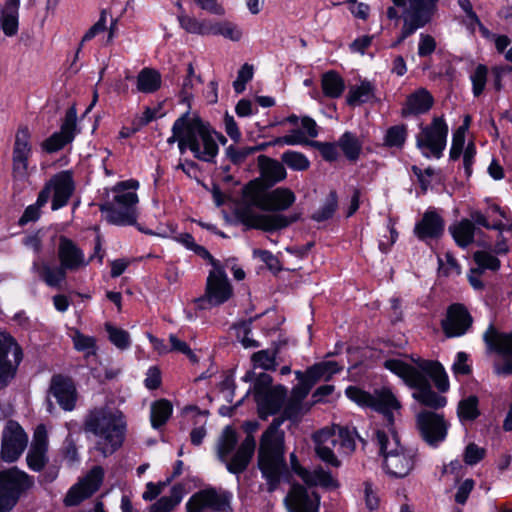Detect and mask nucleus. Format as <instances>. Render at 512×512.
<instances>
[{"label": "nucleus", "mask_w": 512, "mask_h": 512, "mask_svg": "<svg viewBox=\"0 0 512 512\" xmlns=\"http://www.w3.org/2000/svg\"><path fill=\"white\" fill-rule=\"evenodd\" d=\"M345 393L359 406L371 408L382 414L387 429L376 430L374 440L383 457L382 467L385 473L394 479L409 476L420 462V454L417 448L400 443L394 429V411L400 409V403L393 393L382 389L371 394L356 386H349Z\"/></svg>", "instance_id": "f257e3e1"}, {"label": "nucleus", "mask_w": 512, "mask_h": 512, "mask_svg": "<svg viewBox=\"0 0 512 512\" xmlns=\"http://www.w3.org/2000/svg\"><path fill=\"white\" fill-rule=\"evenodd\" d=\"M384 367L399 376L406 385L414 389L413 398L423 406L441 409L446 406L447 398L432 389V380L439 392L445 393L450 384L444 367L438 361L418 360L415 366L399 359H388Z\"/></svg>", "instance_id": "f03ea898"}, {"label": "nucleus", "mask_w": 512, "mask_h": 512, "mask_svg": "<svg viewBox=\"0 0 512 512\" xmlns=\"http://www.w3.org/2000/svg\"><path fill=\"white\" fill-rule=\"evenodd\" d=\"M178 142L181 154L189 149L195 158L210 162L218 154V145L209 128L199 119L189 113L176 119L172 126V135L167 139L168 144Z\"/></svg>", "instance_id": "7ed1b4c3"}, {"label": "nucleus", "mask_w": 512, "mask_h": 512, "mask_svg": "<svg viewBox=\"0 0 512 512\" xmlns=\"http://www.w3.org/2000/svg\"><path fill=\"white\" fill-rule=\"evenodd\" d=\"M85 432L97 437L96 449L104 456H110L123 444L126 423L123 414L116 409L98 407L90 410L83 424Z\"/></svg>", "instance_id": "20e7f679"}, {"label": "nucleus", "mask_w": 512, "mask_h": 512, "mask_svg": "<svg viewBox=\"0 0 512 512\" xmlns=\"http://www.w3.org/2000/svg\"><path fill=\"white\" fill-rule=\"evenodd\" d=\"M267 186L262 181L255 179L247 183L242 190L243 202L246 207L237 210V218L247 228L260 229L266 232L283 229L297 220L296 217H287L281 214H260L252 211L250 207H256L264 211Z\"/></svg>", "instance_id": "39448f33"}, {"label": "nucleus", "mask_w": 512, "mask_h": 512, "mask_svg": "<svg viewBox=\"0 0 512 512\" xmlns=\"http://www.w3.org/2000/svg\"><path fill=\"white\" fill-rule=\"evenodd\" d=\"M281 419H274L260 440L258 466L268 482V490L276 489L286 470L284 458V432L280 430Z\"/></svg>", "instance_id": "423d86ee"}, {"label": "nucleus", "mask_w": 512, "mask_h": 512, "mask_svg": "<svg viewBox=\"0 0 512 512\" xmlns=\"http://www.w3.org/2000/svg\"><path fill=\"white\" fill-rule=\"evenodd\" d=\"M138 188L139 182L134 179L118 182L111 188L112 197L100 206L109 223L126 226L137 222Z\"/></svg>", "instance_id": "0eeeda50"}, {"label": "nucleus", "mask_w": 512, "mask_h": 512, "mask_svg": "<svg viewBox=\"0 0 512 512\" xmlns=\"http://www.w3.org/2000/svg\"><path fill=\"white\" fill-rule=\"evenodd\" d=\"M237 442L238 438L235 429L227 426L222 432L217 447L219 460L226 465V468L230 473L236 475L241 474L247 469L256 447L254 437L252 435H247L235 453L231 456V453L236 448Z\"/></svg>", "instance_id": "6e6552de"}, {"label": "nucleus", "mask_w": 512, "mask_h": 512, "mask_svg": "<svg viewBox=\"0 0 512 512\" xmlns=\"http://www.w3.org/2000/svg\"><path fill=\"white\" fill-rule=\"evenodd\" d=\"M394 5L402 7L403 26L400 36L392 44L396 47L419 28L428 24L437 9L438 0H392Z\"/></svg>", "instance_id": "1a4fd4ad"}, {"label": "nucleus", "mask_w": 512, "mask_h": 512, "mask_svg": "<svg viewBox=\"0 0 512 512\" xmlns=\"http://www.w3.org/2000/svg\"><path fill=\"white\" fill-rule=\"evenodd\" d=\"M449 128L443 116H435L428 125H421L416 146L426 158L439 159L447 145Z\"/></svg>", "instance_id": "9d476101"}, {"label": "nucleus", "mask_w": 512, "mask_h": 512, "mask_svg": "<svg viewBox=\"0 0 512 512\" xmlns=\"http://www.w3.org/2000/svg\"><path fill=\"white\" fill-rule=\"evenodd\" d=\"M33 484V478L17 467L0 471V512L11 510L20 495Z\"/></svg>", "instance_id": "9b49d317"}, {"label": "nucleus", "mask_w": 512, "mask_h": 512, "mask_svg": "<svg viewBox=\"0 0 512 512\" xmlns=\"http://www.w3.org/2000/svg\"><path fill=\"white\" fill-rule=\"evenodd\" d=\"M451 424L444 414L424 410L416 416V428L421 439L432 448L439 447L447 438Z\"/></svg>", "instance_id": "f8f14e48"}, {"label": "nucleus", "mask_w": 512, "mask_h": 512, "mask_svg": "<svg viewBox=\"0 0 512 512\" xmlns=\"http://www.w3.org/2000/svg\"><path fill=\"white\" fill-rule=\"evenodd\" d=\"M75 191L74 174L70 170H64L53 175L44 185L40 194L46 195V201L51 199L53 211L65 207Z\"/></svg>", "instance_id": "ddd939ff"}, {"label": "nucleus", "mask_w": 512, "mask_h": 512, "mask_svg": "<svg viewBox=\"0 0 512 512\" xmlns=\"http://www.w3.org/2000/svg\"><path fill=\"white\" fill-rule=\"evenodd\" d=\"M233 295V288L225 273L224 267L209 272L205 294L197 300L199 307L218 306L228 301Z\"/></svg>", "instance_id": "4468645a"}, {"label": "nucleus", "mask_w": 512, "mask_h": 512, "mask_svg": "<svg viewBox=\"0 0 512 512\" xmlns=\"http://www.w3.org/2000/svg\"><path fill=\"white\" fill-rule=\"evenodd\" d=\"M231 493L215 488H206L194 493L186 503V512H227L230 509Z\"/></svg>", "instance_id": "2eb2a0df"}, {"label": "nucleus", "mask_w": 512, "mask_h": 512, "mask_svg": "<svg viewBox=\"0 0 512 512\" xmlns=\"http://www.w3.org/2000/svg\"><path fill=\"white\" fill-rule=\"evenodd\" d=\"M22 360V350L14 339L0 332V390L14 378Z\"/></svg>", "instance_id": "dca6fc26"}, {"label": "nucleus", "mask_w": 512, "mask_h": 512, "mask_svg": "<svg viewBox=\"0 0 512 512\" xmlns=\"http://www.w3.org/2000/svg\"><path fill=\"white\" fill-rule=\"evenodd\" d=\"M32 153L31 132L27 126H20L16 131L12 150V175L15 179L27 176Z\"/></svg>", "instance_id": "f3484780"}, {"label": "nucleus", "mask_w": 512, "mask_h": 512, "mask_svg": "<svg viewBox=\"0 0 512 512\" xmlns=\"http://www.w3.org/2000/svg\"><path fill=\"white\" fill-rule=\"evenodd\" d=\"M28 443V437L22 427L15 421H8L2 432L1 458L5 462L16 461Z\"/></svg>", "instance_id": "a211bd4d"}, {"label": "nucleus", "mask_w": 512, "mask_h": 512, "mask_svg": "<svg viewBox=\"0 0 512 512\" xmlns=\"http://www.w3.org/2000/svg\"><path fill=\"white\" fill-rule=\"evenodd\" d=\"M473 318L463 304H451L446 311L445 318L441 321L444 334L449 337H460L465 335L472 327Z\"/></svg>", "instance_id": "6ab92c4d"}, {"label": "nucleus", "mask_w": 512, "mask_h": 512, "mask_svg": "<svg viewBox=\"0 0 512 512\" xmlns=\"http://www.w3.org/2000/svg\"><path fill=\"white\" fill-rule=\"evenodd\" d=\"M104 470L101 466L93 467L88 474L77 484L72 486L64 499L66 506H76L84 499L94 494L101 486Z\"/></svg>", "instance_id": "aec40b11"}, {"label": "nucleus", "mask_w": 512, "mask_h": 512, "mask_svg": "<svg viewBox=\"0 0 512 512\" xmlns=\"http://www.w3.org/2000/svg\"><path fill=\"white\" fill-rule=\"evenodd\" d=\"M313 440L317 456L327 465L338 468L341 462L334 453V449L338 450L339 448L336 426L316 432L313 435Z\"/></svg>", "instance_id": "412c9836"}, {"label": "nucleus", "mask_w": 512, "mask_h": 512, "mask_svg": "<svg viewBox=\"0 0 512 512\" xmlns=\"http://www.w3.org/2000/svg\"><path fill=\"white\" fill-rule=\"evenodd\" d=\"M57 256L59 263L67 271H78L89 264L83 250L66 236L59 237Z\"/></svg>", "instance_id": "4be33fe9"}, {"label": "nucleus", "mask_w": 512, "mask_h": 512, "mask_svg": "<svg viewBox=\"0 0 512 512\" xmlns=\"http://www.w3.org/2000/svg\"><path fill=\"white\" fill-rule=\"evenodd\" d=\"M286 504L289 512H319L320 496L301 485H293Z\"/></svg>", "instance_id": "5701e85b"}, {"label": "nucleus", "mask_w": 512, "mask_h": 512, "mask_svg": "<svg viewBox=\"0 0 512 512\" xmlns=\"http://www.w3.org/2000/svg\"><path fill=\"white\" fill-rule=\"evenodd\" d=\"M48 435L44 425L35 429L32 444L26 460L28 467L33 471H41L48 462Z\"/></svg>", "instance_id": "b1692460"}, {"label": "nucleus", "mask_w": 512, "mask_h": 512, "mask_svg": "<svg viewBox=\"0 0 512 512\" xmlns=\"http://www.w3.org/2000/svg\"><path fill=\"white\" fill-rule=\"evenodd\" d=\"M76 128L75 114L70 110L67 112L60 131L53 133L41 144L42 149L47 153H54L63 149L74 139Z\"/></svg>", "instance_id": "393cba45"}, {"label": "nucleus", "mask_w": 512, "mask_h": 512, "mask_svg": "<svg viewBox=\"0 0 512 512\" xmlns=\"http://www.w3.org/2000/svg\"><path fill=\"white\" fill-rule=\"evenodd\" d=\"M50 392L64 410L71 411L75 408L77 394L75 384L71 378L62 375L53 376Z\"/></svg>", "instance_id": "a878e982"}, {"label": "nucleus", "mask_w": 512, "mask_h": 512, "mask_svg": "<svg viewBox=\"0 0 512 512\" xmlns=\"http://www.w3.org/2000/svg\"><path fill=\"white\" fill-rule=\"evenodd\" d=\"M433 105V95L426 88L420 87L406 97L401 108V116L406 118L426 114Z\"/></svg>", "instance_id": "bb28decb"}, {"label": "nucleus", "mask_w": 512, "mask_h": 512, "mask_svg": "<svg viewBox=\"0 0 512 512\" xmlns=\"http://www.w3.org/2000/svg\"><path fill=\"white\" fill-rule=\"evenodd\" d=\"M483 340L490 352L497 353L503 358H512V331L504 333L489 325L483 334Z\"/></svg>", "instance_id": "cd10ccee"}, {"label": "nucleus", "mask_w": 512, "mask_h": 512, "mask_svg": "<svg viewBox=\"0 0 512 512\" xmlns=\"http://www.w3.org/2000/svg\"><path fill=\"white\" fill-rule=\"evenodd\" d=\"M286 394L287 389L278 385L273 387L272 390L255 397L260 417L266 418L268 415L276 414L281 409Z\"/></svg>", "instance_id": "c85d7f7f"}, {"label": "nucleus", "mask_w": 512, "mask_h": 512, "mask_svg": "<svg viewBox=\"0 0 512 512\" xmlns=\"http://www.w3.org/2000/svg\"><path fill=\"white\" fill-rule=\"evenodd\" d=\"M32 270L47 286L53 288L61 287L67 277V270L60 263L56 265L47 261L34 260Z\"/></svg>", "instance_id": "c756f323"}, {"label": "nucleus", "mask_w": 512, "mask_h": 512, "mask_svg": "<svg viewBox=\"0 0 512 512\" xmlns=\"http://www.w3.org/2000/svg\"><path fill=\"white\" fill-rule=\"evenodd\" d=\"M444 231L442 217L433 210L424 213L421 221L415 226V234L421 240L438 238Z\"/></svg>", "instance_id": "7c9ffc66"}, {"label": "nucleus", "mask_w": 512, "mask_h": 512, "mask_svg": "<svg viewBox=\"0 0 512 512\" xmlns=\"http://www.w3.org/2000/svg\"><path fill=\"white\" fill-rule=\"evenodd\" d=\"M259 165L261 178L267 187H271L276 183L281 182L287 176V172L283 163L275 159L261 155L259 157Z\"/></svg>", "instance_id": "2f4dec72"}, {"label": "nucleus", "mask_w": 512, "mask_h": 512, "mask_svg": "<svg viewBox=\"0 0 512 512\" xmlns=\"http://www.w3.org/2000/svg\"><path fill=\"white\" fill-rule=\"evenodd\" d=\"M20 0H6L0 8V28L7 36H13L18 31Z\"/></svg>", "instance_id": "473e14b6"}, {"label": "nucleus", "mask_w": 512, "mask_h": 512, "mask_svg": "<svg viewBox=\"0 0 512 512\" xmlns=\"http://www.w3.org/2000/svg\"><path fill=\"white\" fill-rule=\"evenodd\" d=\"M296 196L289 188L279 187L267 193L264 211H285L295 202Z\"/></svg>", "instance_id": "72a5a7b5"}, {"label": "nucleus", "mask_w": 512, "mask_h": 512, "mask_svg": "<svg viewBox=\"0 0 512 512\" xmlns=\"http://www.w3.org/2000/svg\"><path fill=\"white\" fill-rule=\"evenodd\" d=\"M375 91L376 87L372 82L362 80L360 81V84L350 87L346 97V102L350 106H357L372 102L376 98Z\"/></svg>", "instance_id": "f704fd0d"}, {"label": "nucleus", "mask_w": 512, "mask_h": 512, "mask_svg": "<svg viewBox=\"0 0 512 512\" xmlns=\"http://www.w3.org/2000/svg\"><path fill=\"white\" fill-rule=\"evenodd\" d=\"M161 74L152 68H143L137 75V91L145 94L156 92L161 87Z\"/></svg>", "instance_id": "c9c22d12"}, {"label": "nucleus", "mask_w": 512, "mask_h": 512, "mask_svg": "<svg viewBox=\"0 0 512 512\" xmlns=\"http://www.w3.org/2000/svg\"><path fill=\"white\" fill-rule=\"evenodd\" d=\"M323 94L331 99L339 98L345 90L344 79L336 71H328L321 77Z\"/></svg>", "instance_id": "e433bc0d"}, {"label": "nucleus", "mask_w": 512, "mask_h": 512, "mask_svg": "<svg viewBox=\"0 0 512 512\" xmlns=\"http://www.w3.org/2000/svg\"><path fill=\"white\" fill-rule=\"evenodd\" d=\"M338 146L348 160L356 162L360 157L363 143L355 133L346 131L340 136Z\"/></svg>", "instance_id": "4c0bfd02"}, {"label": "nucleus", "mask_w": 512, "mask_h": 512, "mask_svg": "<svg viewBox=\"0 0 512 512\" xmlns=\"http://www.w3.org/2000/svg\"><path fill=\"white\" fill-rule=\"evenodd\" d=\"M182 499V488L173 486L169 495L162 496L149 507V512H172L181 503Z\"/></svg>", "instance_id": "58836bf2"}, {"label": "nucleus", "mask_w": 512, "mask_h": 512, "mask_svg": "<svg viewBox=\"0 0 512 512\" xmlns=\"http://www.w3.org/2000/svg\"><path fill=\"white\" fill-rule=\"evenodd\" d=\"M177 18L181 28L184 29L187 33L202 36L210 35V28L212 23L211 21H200L184 12H181Z\"/></svg>", "instance_id": "ea45409f"}, {"label": "nucleus", "mask_w": 512, "mask_h": 512, "mask_svg": "<svg viewBox=\"0 0 512 512\" xmlns=\"http://www.w3.org/2000/svg\"><path fill=\"white\" fill-rule=\"evenodd\" d=\"M172 404L166 399H160L151 405V424L153 428H160L163 426L170 416L172 415Z\"/></svg>", "instance_id": "a19ab883"}, {"label": "nucleus", "mask_w": 512, "mask_h": 512, "mask_svg": "<svg viewBox=\"0 0 512 512\" xmlns=\"http://www.w3.org/2000/svg\"><path fill=\"white\" fill-rule=\"evenodd\" d=\"M408 136L407 126L404 124L394 125L386 130L383 138V145L387 148L402 149Z\"/></svg>", "instance_id": "79ce46f5"}, {"label": "nucleus", "mask_w": 512, "mask_h": 512, "mask_svg": "<svg viewBox=\"0 0 512 512\" xmlns=\"http://www.w3.org/2000/svg\"><path fill=\"white\" fill-rule=\"evenodd\" d=\"M210 35H221L231 41L238 42L243 37L241 28L229 21L211 23Z\"/></svg>", "instance_id": "37998d69"}, {"label": "nucleus", "mask_w": 512, "mask_h": 512, "mask_svg": "<svg viewBox=\"0 0 512 512\" xmlns=\"http://www.w3.org/2000/svg\"><path fill=\"white\" fill-rule=\"evenodd\" d=\"M452 236L456 243L461 247H466L473 242L474 225L469 220H462L454 227L450 228Z\"/></svg>", "instance_id": "c03bdc74"}, {"label": "nucleus", "mask_w": 512, "mask_h": 512, "mask_svg": "<svg viewBox=\"0 0 512 512\" xmlns=\"http://www.w3.org/2000/svg\"><path fill=\"white\" fill-rule=\"evenodd\" d=\"M342 370V367L335 361H325L313 365L308 369V375L313 378L314 381L321 379L329 380L334 374Z\"/></svg>", "instance_id": "a18cd8bd"}, {"label": "nucleus", "mask_w": 512, "mask_h": 512, "mask_svg": "<svg viewBox=\"0 0 512 512\" xmlns=\"http://www.w3.org/2000/svg\"><path fill=\"white\" fill-rule=\"evenodd\" d=\"M302 479L310 486L330 487L335 483L332 475L322 468H316L313 471H303L300 473Z\"/></svg>", "instance_id": "49530a36"}, {"label": "nucleus", "mask_w": 512, "mask_h": 512, "mask_svg": "<svg viewBox=\"0 0 512 512\" xmlns=\"http://www.w3.org/2000/svg\"><path fill=\"white\" fill-rule=\"evenodd\" d=\"M105 331L108 334L109 341L120 350H126L131 345L130 334L122 329L107 322L105 323Z\"/></svg>", "instance_id": "de8ad7c7"}, {"label": "nucleus", "mask_w": 512, "mask_h": 512, "mask_svg": "<svg viewBox=\"0 0 512 512\" xmlns=\"http://www.w3.org/2000/svg\"><path fill=\"white\" fill-rule=\"evenodd\" d=\"M457 414L461 421L475 420L480 414L478 409V398L472 395L462 399L458 404Z\"/></svg>", "instance_id": "09e8293b"}, {"label": "nucleus", "mask_w": 512, "mask_h": 512, "mask_svg": "<svg viewBox=\"0 0 512 512\" xmlns=\"http://www.w3.org/2000/svg\"><path fill=\"white\" fill-rule=\"evenodd\" d=\"M281 161L290 169L305 171L310 167L309 159L301 152L287 150L281 155Z\"/></svg>", "instance_id": "8fccbe9b"}, {"label": "nucleus", "mask_w": 512, "mask_h": 512, "mask_svg": "<svg viewBox=\"0 0 512 512\" xmlns=\"http://www.w3.org/2000/svg\"><path fill=\"white\" fill-rule=\"evenodd\" d=\"M336 431H337V437H338V443H339L338 451L343 454H347V455L351 454L355 450V447H356V443H355L356 431L350 430L349 428H346V427H340V426H336Z\"/></svg>", "instance_id": "3c124183"}, {"label": "nucleus", "mask_w": 512, "mask_h": 512, "mask_svg": "<svg viewBox=\"0 0 512 512\" xmlns=\"http://www.w3.org/2000/svg\"><path fill=\"white\" fill-rule=\"evenodd\" d=\"M488 77V68L484 64H478L470 74L472 83V93L474 97H479L485 90Z\"/></svg>", "instance_id": "603ef678"}, {"label": "nucleus", "mask_w": 512, "mask_h": 512, "mask_svg": "<svg viewBox=\"0 0 512 512\" xmlns=\"http://www.w3.org/2000/svg\"><path fill=\"white\" fill-rule=\"evenodd\" d=\"M235 334L238 341L245 348H257L260 346L259 342L253 339L251 334V321H241L234 324Z\"/></svg>", "instance_id": "864d4df0"}, {"label": "nucleus", "mask_w": 512, "mask_h": 512, "mask_svg": "<svg viewBox=\"0 0 512 512\" xmlns=\"http://www.w3.org/2000/svg\"><path fill=\"white\" fill-rule=\"evenodd\" d=\"M254 367L264 370L276 369V352L266 349L253 353L251 357Z\"/></svg>", "instance_id": "5fc2aeb1"}, {"label": "nucleus", "mask_w": 512, "mask_h": 512, "mask_svg": "<svg viewBox=\"0 0 512 512\" xmlns=\"http://www.w3.org/2000/svg\"><path fill=\"white\" fill-rule=\"evenodd\" d=\"M47 204L46 195L38 194L37 200L34 204L29 205L23 212L19 219L20 225H26L29 222H34L39 219L41 215V208Z\"/></svg>", "instance_id": "6e6d98bb"}, {"label": "nucleus", "mask_w": 512, "mask_h": 512, "mask_svg": "<svg viewBox=\"0 0 512 512\" xmlns=\"http://www.w3.org/2000/svg\"><path fill=\"white\" fill-rule=\"evenodd\" d=\"M72 341L77 351L84 352L87 355L95 354L96 339L94 337L85 335L79 330H75L72 335Z\"/></svg>", "instance_id": "4d7b16f0"}, {"label": "nucleus", "mask_w": 512, "mask_h": 512, "mask_svg": "<svg viewBox=\"0 0 512 512\" xmlns=\"http://www.w3.org/2000/svg\"><path fill=\"white\" fill-rule=\"evenodd\" d=\"M471 218L476 224L483 226L487 229H495L500 232L506 231V230H508V231L512 230V224L509 223V221H507L506 223L503 222L502 220H493L492 222H489L488 216H486L485 214H483L480 211L472 212Z\"/></svg>", "instance_id": "13d9d810"}, {"label": "nucleus", "mask_w": 512, "mask_h": 512, "mask_svg": "<svg viewBox=\"0 0 512 512\" xmlns=\"http://www.w3.org/2000/svg\"><path fill=\"white\" fill-rule=\"evenodd\" d=\"M256 151H258V147H249V146H242V147H235L230 145L226 149V155L228 159L236 165H240L245 162V160L252 154H254Z\"/></svg>", "instance_id": "bf43d9fd"}, {"label": "nucleus", "mask_w": 512, "mask_h": 512, "mask_svg": "<svg viewBox=\"0 0 512 512\" xmlns=\"http://www.w3.org/2000/svg\"><path fill=\"white\" fill-rule=\"evenodd\" d=\"M474 261L480 269L496 271L500 268V260L487 251H476L473 255Z\"/></svg>", "instance_id": "052dcab7"}, {"label": "nucleus", "mask_w": 512, "mask_h": 512, "mask_svg": "<svg viewBox=\"0 0 512 512\" xmlns=\"http://www.w3.org/2000/svg\"><path fill=\"white\" fill-rule=\"evenodd\" d=\"M337 208V197L335 193H330L326 202L312 216L318 222L325 221L332 217Z\"/></svg>", "instance_id": "680f3d73"}, {"label": "nucleus", "mask_w": 512, "mask_h": 512, "mask_svg": "<svg viewBox=\"0 0 512 512\" xmlns=\"http://www.w3.org/2000/svg\"><path fill=\"white\" fill-rule=\"evenodd\" d=\"M486 450L475 443L466 446L463 453V461L470 466L476 465L484 459Z\"/></svg>", "instance_id": "e2e57ef3"}, {"label": "nucleus", "mask_w": 512, "mask_h": 512, "mask_svg": "<svg viewBox=\"0 0 512 512\" xmlns=\"http://www.w3.org/2000/svg\"><path fill=\"white\" fill-rule=\"evenodd\" d=\"M296 375L300 383L293 388V394L299 399H304L309 394L311 388L317 381H314L313 378L309 377L308 370L306 371L305 375L299 371L296 372Z\"/></svg>", "instance_id": "0e129e2a"}, {"label": "nucleus", "mask_w": 512, "mask_h": 512, "mask_svg": "<svg viewBox=\"0 0 512 512\" xmlns=\"http://www.w3.org/2000/svg\"><path fill=\"white\" fill-rule=\"evenodd\" d=\"M465 144V127H459L452 137V145L450 149V159L457 160L460 158Z\"/></svg>", "instance_id": "69168bd1"}, {"label": "nucleus", "mask_w": 512, "mask_h": 512, "mask_svg": "<svg viewBox=\"0 0 512 512\" xmlns=\"http://www.w3.org/2000/svg\"><path fill=\"white\" fill-rule=\"evenodd\" d=\"M253 77V67L249 64H244L238 71L236 80L233 82V88L236 93H242L245 90L246 83Z\"/></svg>", "instance_id": "338daca9"}, {"label": "nucleus", "mask_w": 512, "mask_h": 512, "mask_svg": "<svg viewBox=\"0 0 512 512\" xmlns=\"http://www.w3.org/2000/svg\"><path fill=\"white\" fill-rule=\"evenodd\" d=\"M311 145L317 148L326 161H335L338 158V143H323L318 141L311 142Z\"/></svg>", "instance_id": "774afa93"}]
</instances>
